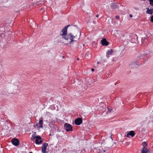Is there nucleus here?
I'll return each instance as SVG.
<instances>
[{"mask_svg":"<svg viewBox=\"0 0 153 153\" xmlns=\"http://www.w3.org/2000/svg\"><path fill=\"white\" fill-rule=\"evenodd\" d=\"M36 132H34L32 135H34V136H35V135H36Z\"/></svg>","mask_w":153,"mask_h":153,"instance_id":"nucleus-30","label":"nucleus"},{"mask_svg":"<svg viewBox=\"0 0 153 153\" xmlns=\"http://www.w3.org/2000/svg\"><path fill=\"white\" fill-rule=\"evenodd\" d=\"M48 146V144L44 143L42 144V153H47L46 149Z\"/></svg>","mask_w":153,"mask_h":153,"instance_id":"nucleus-7","label":"nucleus"},{"mask_svg":"<svg viewBox=\"0 0 153 153\" xmlns=\"http://www.w3.org/2000/svg\"><path fill=\"white\" fill-rule=\"evenodd\" d=\"M19 11H18L17 12V13H18V12H19Z\"/></svg>","mask_w":153,"mask_h":153,"instance_id":"nucleus-43","label":"nucleus"},{"mask_svg":"<svg viewBox=\"0 0 153 153\" xmlns=\"http://www.w3.org/2000/svg\"><path fill=\"white\" fill-rule=\"evenodd\" d=\"M134 8L135 10H139V8L138 7H134Z\"/></svg>","mask_w":153,"mask_h":153,"instance_id":"nucleus-29","label":"nucleus"},{"mask_svg":"<svg viewBox=\"0 0 153 153\" xmlns=\"http://www.w3.org/2000/svg\"><path fill=\"white\" fill-rule=\"evenodd\" d=\"M147 10L146 13L152 15L153 13V9L152 8L149 9V7L146 8Z\"/></svg>","mask_w":153,"mask_h":153,"instance_id":"nucleus-13","label":"nucleus"},{"mask_svg":"<svg viewBox=\"0 0 153 153\" xmlns=\"http://www.w3.org/2000/svg\"><path fill=\"white\" fill-rule=\"evenodd\" d=\"M104 152H105V150H103Z\"/></svg>","mask_w":153,"mask_h":153,"instance_id":"nucleus-39","label":"nucleus"},{"mask_svg":"<svg viewBox=\"0 0 153 153\" xmlns=\"http://www.w3.org/2000/svg\"><path fill=\"white\" fill-rule=\"evenodd\" d=\"M110 137H111V139L112 140H113L112 138V136H111Z\"/></svg>","mask_w":153,"mask_h":153,"instance_id":"nucleus-36","label":"nucleus"},{"mask_svg":"<svg viewBox=\"0 0 153 153\" xmlns=\"http://www.w3.org/2000/svg\"><path fill=\"white\" fill-rule=\"evenodd\" d=\"M75 80H75V81H74V83L75 82Z\"/></svg>","mask_w":153,"mask_h":153,"instance_id":"nucleus-45","label":"nucleus"},{"mask_svg":"<svg viewBox=\"0 0 153 153\" xmlns=\"http://www.w3.org/2000/svg\"><path fill=\"white\" fill-rule=\"evenodd\" d=\"M146 130V128H142L141 131L142 132H144Z\"/></svg>","mask_w":153,"mask_h":153,"instance_id":"nucleus-27","label":"nucleus"},{"mask_svg":"<svg viewBox=\"0 0 153 153\" xmlns=\"http://www.w3.org/2000/svg\"><path fill=\"white\" fill-rule=\"evenodd\" d=\"M29 153H33V152H29Z\"/></svg>","mask_w":153,"mask_h":153,"instance_id":"nucleus-38","label":"nucleus"},{"mask_svg":"<svg viewBox=\"0 0 153 153\" xmlns=\"http://www.w3.org/2000/svg\"><path fill=\"white\" fill-rule=\"evenodd\" d=\"M36 136H34V135H32L31 137V140H33L35 139L36 138Z\"/></svg>","mask_w":153,"mask_h":153,"instance_id":"nucleus-21","label":"nucleus"},{"mask_svg":"<svg viewBox=\"0 0 153 153\" xmlns=\"http://www.w3.org/2000/svg\"><path fill=\"white\" fill-rule=\"evenodd\" d=\"M79 59L78 58H77V60H79Z\"/></svg>","mask_w":153,"mask_h":153,"instance_id":"nucleus-40","label":"nucleus"},{"mask_svg":"<svg viewBox=\"0 0 153 153\" xmlns=\"http://www.w3.org/2000/svg\"><path fill=\"white\" fill-rule=\"evenodd\" d=\"M91 71H94V68H92L91 69Z\"/></svg>","mask_w":153,"mask_h":153,"instance_id":"nucleus-32","label":"nucleus"},{"mask_svg":"<svg viewBox=\"0 0 153 153\" xmlns=\"http://www.w3.org/2000/svg\"><path fill=\"white\" fill-rule=\"evenodd\" d=\"M100 63V62H98L97 63L98 64H99Z\"/></svg>","mask_w":153,"mask_h":153,"instance_id":"nucleus-34","label":"nucleus"},{"mask_svg":"<svg viewBox=\"0 0 153 153\" xmlns=\"http://www.w3.org/2000/svg\"><path fill=\"white\" fill-rule=\"evenodd\" d=\"M103 149L102 148H99L97 149V152L99 153L100 152V151L102 150Z\"/></svg>","mask_w":153,"mask_h":153,"instance_id":"nucleus-25","label":"nucleus"},{"mask_svg":"<svg viewBox=\"0 0 153 153\" xmlns=\"http://www.w3.org/2000/svg\"><path fill=\"white\" fill-rule=\"evenodd\" d=\"M35 143L37 145L41 144L43 142L42 137L39 135L36 136V137L35 140Z\"/></svg>","mask_w":153,"mask_h":153,"instance_id":"nucleus-5","label":"nucleus"},{"mask_svg":"<svg viewBox=\"0 0 153 153\" xmlns=\"http://www.w3.org/2000/svg\"><path fill=\"white\" fill-rule=\"evenodd\" d=\"M148 38V36H146L145 37H144V38H142L141 39V42L142 43H143L144 42V41H145V40H147V39Z\"/></svg>","mask_w":153,"mask_h":153,"instance_id":"nucleus-18","label":"nucleus"},{"mask_svg":"<svg viewBox=\"0 0 153 153\" xmlns=\"http://www.w3.org/2000/svg\"><path fill=\"white\" fill-rule=\"evenodd\" d=\"M101 43L103 46H106L109 45V42L105 38H104L101 40Z\"/></svg>","mask_w":153,"mask_h":153,"instance_id":"nucleus-9","label":"nucleus"},{"mask_svg":"<svg viewBox=\"0 0 153 153\" xmlns=\"http://www.w3.org/2000/svg\"><path fill=\"white\" fill-rule=\"evenodd\" d=\"M42 9L41 8V10H42Z\"/></svg>","mask_w":153,"mask_h":153,"instance_id":"nucleus-46","label":"nucleus"},{"mask_svg":"<svg viewBox=\"0 0 153 153\" xmlns=\"http://www.w3.org/2000/svg\"><path fill=\"white\" fill-rule=\"evenodd\" d=\"M152 148H153V146H152Z\"/></svg>","mask_w":153,"mask_h":153,"instance_id":"nucleus-48","label":"nucleus"},{"mask_svg":"<svg viewBox=\"0 0 153 153\" xmlns=\"http://www.w3.org/2000/svg\"><path fill=\"white\" fill-rule=\"evenodd\" d=\"M82 123V118L78 117L74 121L75 124L76 125H80Z\"/></svg>","mask_w":153,"mask_h":153,"instance_id":"nucleus-8","label":"nucleus"},{"mask_svg":"<svg viewBox=\"0 0 153 153\" xmlns=\"http://www.w3.org/2000/svg\"><path fill=\"white\" fill-rule=\"evenodd\" d=\"M80 35H81V32H80Z\"/></svg>","mask_w":153,"mask_h":153,"instance_id":"nucleus-41","label":"nucleus"},{"mask_svg":"<svg viewBox=\"0 0 153 153\" xmlns=\"http://www.w3.org/2000/svg\"><path fill=\"white\" fill-rule=\"evenodd\" d=\"M110 7L112 9H114L118 8L119 6L116 3H112L111 4Z\"/></svg>","mask_w":153,"mask_h":153,"instance_id":"nucleus-11","label":"nucleus"},{"mask_svg":"<svg viewBox=\"0 0 153 153\" xmlns=\"http://www.w3.org/2000/svg\"><path fill=\"white\" fill-rule=\"evenodd\" d=\"M108 112L109 113H112L114 111V110L111 107L108 108Z\"/></svg>","mask_w":153,"mask_h":153,"instance_id":"nucleus-17","label":"nucleus"},{"mask_svg":"<svg viewBox=\"0 0 153 153\" xmlns=\"http://www.w3.org/2000/svg\"><path fill=\"white\" fill-rule=\"evenodd\" d=\"M99 16V15L98 14H97L96 15V17H97Z\"/></svg>","mask_w":153,"mask_h":153,"instance_id":"nucleus-35","label":"nucleus"},{"mask_svg":"<svg viewBox=\"0 0 153 153\" xmlns=\"http://www.w3.org/2000/svg\"><path fill=\"white\" fill-rule=\"evenodd\" d=\"M129 16L130 17L132 18L133 17V16L131 14H130L129 15Z\"/></svg>","mask_w":153,"mask_h":153,"instance_id":"nucleus-31","label":"nucleus"},{"mask_svg":"<svg viewBox=\"0 0 153 153\" xmlns=\"http://www.w3.org/2000/svg\"><path fill=\"white\" fill-rule=\"evenodd\" d=\"M150 21L152 23H153V15L150 17Z\"/></svg>","mask_w":153,"mask_h":153,"instance_id":"nucleus-22","label":"nucleus"},{"mask_svg":"<svg viewBox=\"0 0 153 153\" xmlns=\"http://www.w3.org/2000/svg\"><path fill=\"white\" fill-rule=\"evenodd\" d=\"M76 80L77 81H78V80H77V79H76Z\"/></svg>","mask_w":153,"mask_h":153,"instance_id":"nucleus-47","label":"nucleus"},{"mask_svg":"<svg viewBox=\"0 0 153 153\" xmlns=\"http://www.w3.org/2000/svg\"><path fill=\"white\" fill-rule=\"evenodd\" d=\"M149 1L150 4L152 6H153V0H149Z\"/></svg>","mask_w":153,"mask_h":153,"instance_id":"nucleus-20","label":"nucleus"},{"mask_svg":"<svg viewBox=\"0 0 153 153\" xmlns=\"http://www.w3.org/2000/svg\"><path fill=\"white\" fill-rule=\"evenodd\" d=\"M142 145L143 146V148H144V147H145V148H146V147L147 146V144L146 142L144 141L142 143Z\"/></svg>","mask_w":153,"mask_h":153,"instance_id":"nucleus-19","label":"nucleus"},{"mask_svg":"<svg viewBox=\"0 0 153 153\" xmlns=\"http://www.w3.org/2000/svg\"><path fill=\"white\" fill-rule=\"evenodd\" d=\"M140 59V58H137H137L135 62V64L136 65H138L137 64V62Z\"/></svg>","mask_w":153,"mask_h":153,"instance_id":"nucleus-23","label":"nucleus"},{"mask_svg":"<svg viewBox=\"0 0 153 153\" xmlns=\"http://www.w3.org/2000/svg\"><path fill=\"white\" fill-rule=\"evenodd\" d=\"M113 50L112 49H111L109 51H107V53L108 55H111L113 53Z\"/></svg>","mask_w":153,"mask_h":153,"instance_id":"nucleus-16","label":"nucleus"},{"mask_svg":"<svg viewBox=\"0 0 153 153\" xmlns=\"http://www.w3.org/2000/svg\"><path fill=\"white\" fill-rule=\"evenodd\" d=\"M73 26L72 25H68L65 26L62 28L61 30L62 33H60L61 36H62V38L65 40H68V34H67V29L70 26Z\"/></svg>","mask_w":153,"mask_h":153,"instance_id":"nucleus-1","label":"nucleus"},{"mask_svg":"<svg viewBox=\"0 0 153 153\" xmlns=\"http://www.w3.org/2000/svg\"><path fill=\"white\" fill-rule=\"evenodd\" d=\"M135 135V134L134 132L133 131H130L129 132H128L127 134L126 137H129V136H131L132 137H133Z\"/></svg>","mask_w":153,"mask_h":153,"instance_id":"nucleus-12","label":"nucleus"},{"mask_svg":"<svg viewBox=\"0 0 153 153\" xmlns=\"http://www.w3.org/2000/svg\"><path fill=\"white\" fill-rule=\"evenodd\" d=\"M39 125V126H38V127L39 128H43V117H41L39 119V123H38Z\"/></svg>","mask_w":153,"mask_h":153,"instance_id":"nucleus-10","label":"nucleus"},{"mask_svg":"<svg viewBox=\"0 0 153 153\" xmlns=\"http://www.w3.org/2000/svg\"><path fill=\"white\" fill-rule=\"evenodd\" d=\"M70 39L71 41L69 42V44H71L72 42H74V40L72 38H70Z\"/></svg>","mask_w":153,"mask_h":153,"instance_id":"nucleus-24","label":"nucleus"},{"mask_svg":"<svg viewBox=\"0 0 153 153\" xmlns=\"http://www.w3.org/2000/svg\"><path fill=\"white\" fill-rule=\"evenodd\" d=\"M146 0H140V1H145Z\"/></svg>","mask_w":153,"mask_h":153,"instance_id":"nucleus-37","label":"nucleus"},{"mask_svg":"<svg viewBox=\"0 0 153 153\" xmlns=\"http://www.w3.org/2000/svg\"><path fill=\"white\" fill-rule=\"evenodd\" d=\"M68 40L69 39V38H72L74 39L75 38V36H74L72 34V33H70L68 34Z\"/></svg>","mask_w":153,"mask_h":153,"instance_id":"nucleus-15","label":"nucleus"},{"mask_svg":"<svg viewBox=\"0 0 153 153\" xmlns=\"http://www.w3.org/2000/svg\"><path fill=\"white\" fill-rule=\"evenodd\" d=\"M129 41L132 43H138V40L137 36L136 34H133L130 36L129 37Z\"/></svg>","mask_w":153,"mask_h":153,"instance_id":"nucleus-3","label":"nucleus"},{"mask_svg":"<svg viewBox=\"0 0 153 153\" xmlns=\"http://www.w3.org/2000/svg\"><path fill=\"white\" fill-rule=\"evenodd\" d=\"M49 135H50V136H51V134H50Z\"/></svg>","mask_w":153,"mask_h":153,"instance_id":"nucleus-42","label":"nucleus"},{"mask_svg":"<svg viewBox=\"0 0 153 153\" xmlns=\"http://www.w3.org/2000/svg\"><path fill=\"white\" fill-rule=\"evenodd\" d=\"M19 11H18L17 12V13H18V12H19Z\"/></svg>","mask_w":153,"mask_h":153,"instance_id":"nucleus-44","label":"nucleus"},{"mask_svg":"<svg viewBox=\"0 0 153 153\" xmlns=\"http://www.w3.org/2000/svg\"><path fill=\"white\" fill-rule=\"evenodd\" d=\"M73 26H74V27H77H77H77V26L76 25H73Z\"/></svg>","mask_w":153,"mask_h":153,"instance_id":"nucleus-33","label":"nucleus"},{"mask_svg":"<svg viewBox=\"0 0 153 153\" xmlns=\"http://www.w3.org/2000/svg\"><path fill=\"white\" fill-rule=\"evenodd\" d=\"M65 129L67 132L73 131V126L70 124L65 123L64 124Z\"/></svg>","mask_w":153,"mask_h":153,"instance_id":"nucleus-4","label":"nucleus"},{"mask_svg":"<svg viewBox=\"0 0 153 153\" xmlns=\"http://www.w3.org/2000/svg\"><path fill=\"white\" fill-rule=\"evenodd\" d=\"M141 153H150V152L147 148H145L144 147V148L142 149Z\"/></svg>","mask_w":153,"mask_h":153,"instance_id":"nucleus-14","label":"nucleus"},{"mask_svg":"<svg viewBox=\"0 0 153 153\" xmlns=\"http://www.w3.org/2000/svg\"><path fill=\"white\" fill-rule=\"evenodd\" d=\"M39 123H36L35 125H34V128H36V127L38 126V125Z\"/></svg>","mask_w":153,"mask_h":153,"instance_id":"nucleus-28","label":"nucleus"},{"mask_svg":"<svg viewBox=\"0 0 153 153\" xmlns=\"http://www.w3.org/2000/svg\"><path fill=\"white\" fill-rule=\"evenodd\" d=\"M115 19H118L120 18L119 16L117 15L115 16Z\"/></svg>","mask_w":153,"mask_h":153,"instance_id":"nucleus-26","label":"nucleus"},{"mask_svg":"<svg viewBox=\"0 0 153 153\" xmlns=\"http://www.w3.org/2000/svg\"><path fill=\"white\" fill-rule=\"evenodd\" d=\"M11 142L12 144L16 146H19V139L16 138H13L11 140Z\"/></svg>","mask_w":153,"mask_h":153,"instance_id":"nucleus-6","label":"nucleus"},{"mask_svg":"<svg viewBox=\"0 0 153 153\" xmlns=\"http://www.w3.org/2000/svg\"><path fill=\"white\" fill-rule=\"evenodd\" d=\"M149 51L146 50L145 51L142 55H138L137 56V58L140 59H143L145 60L148 59V58L150 56ZM146 61V60H145Z\"/></svg>","mask_w":153,"mask_h":153,"instance_id":"nucleus-2","label":"nucleus"}]
</instances>
